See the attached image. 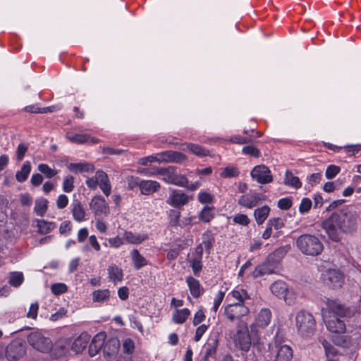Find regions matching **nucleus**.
<instances>
[{
    "instance_id": "nucleus-52",
    "label": "nucleus",
    "mask_w": 361,
    "mask_h": 361,
    "mask_svg": "<svg viewBox=\"0 0 361 361\" xmlns=\"http://www.w3.org/2000/svg\"><path fill=\"white\" fill-rule=\"evenodd\" d=\"M180 213L176 210L171 209L169 212V224L171 226H176L179 224Z\"/></svg>"
},
{
    "instance_id": "nucleus-44",
    "label": "nucleus",
    "mask_w": 361,
    "mask_h": 361,
    "mask_svg": "<svg viewBox=\"0 0 361 361\" xmlns=\"http://www.w3.org/2000/svg\"><path fill=\"white\" fill-rule=\"evenodd\" d=\"M199 219L203 222H209L214 216L212 207L205 206L199 214Z\"/></svg>"
},
{
    "instance_id": "nucleus-8",
    "label": "nucleus",
    "mask_w": 361,
    "mask_h": 361,
    "mask_svg": "<svg viewBox=\"0 0 361 361\" xmlns=\"http://www.w3.org/2000/svg\"><path fill=\"white\" fill-rule=\"evenodd\" d=\"M27 341L36 350L46 353L51 348V341L40 331H32L27 336Z\"/></svg>"
},
{
    "instance_id": "nucleus-18",
    "label": "nucleus",
    "mask_w": 361,
    "mask_h": 361,
    "mask_svg": "<svg viewBox=\"0 0 361 361\" xmlns=\"http://www.w3.org/2000/svg\"><path fill=\"white\" fill-rule=\"evenodd\" d=\"M90 207L96 216H106L109 213V206L105 199L101 195L94 196L92 199Z\"/></svg>"
},
{
    "instance_id": "nucleus-2",
    "label": "nucleus",
    "mask_w": 361,
    "mask_h": 361,
    "mask_svg": "<svg viewBox=\"0 0 361 361\" xmlns=\"http://www.w3.org/2000/svg\"><path fill=\"white\" fill-rule=\"evenodd\" d=\"M296 246L302 254L310 256H317L324 250L321 240L311 234H303L299 236L296 240Z\"/></svg>"
},
{
    "instance_id": "nucleus-45",
    "label": "nucleus",
    "mask_w": 361,
    "mask_h": 361,
    "mask_svg": "<svg viewBox=\"0 0 361 361\" xmlns=\"http://www.w3.org/2000/svg\"><path fill=\"white\" fill-rule=\"evenodd\" d=\"M187 160V157L177 151L169 150V163L181 164Z\"/></svg>"
},
{
    "instance_id": "nucleus-39",
    "label": "nucleus",
    "mask_w": 361,
    "mask_h": 361,
    "mask_svg": "<svg viewBox=\"0 0 361 361\" xmlns=\"http://www.w3.org/2000/svg\"><path fill=\"white\" fill-rule=\"evenodd\" d=\"M110 291L108 289H99L92 293L93 302L104 303L109 300Z\"/></svg>"
},
{
    "instance_id": "nucleus-26",
    "label": "nucleus",
    "mask_w": 361,
    "mask_h": 361,
    "mask_svg": "<svg viewBox=\"0 0 361 361\" xmlns=\"http://www.w3.org/2000/svg\"><path fill=\"white\" fill-rule=\"evenodd\" d=\"M123 238L128 243L140 244L148 238V235L145 233L125 231L123 234Z\"/></svg>"
},
{
    "instance_id": "nucleus-51",
    "label": "nucleus",
    "mask_w": 361,
    "mask_h": 361,
    "mask_svg": "<svg viewBox=\"0 0 361 361\" xmlns=\"http://www.w3.org/2000/svg\"><path fill=\"white\" fill-rule=\"evenodd\" d=\"M267 225L269 226L271 228H274L276 230H279L284 226V223L281 218H271L268 220Z\"/></svg>"
},
{
    "instance_id": "nucleus-9",
    "label": "nucleus",
    "mask_w": 361,
    "mask_h": 361,
    "mask_svg": "<svg viewBox=\"0 0 361 361\" xmlns=\"http://www.w3.org/2000/svg\"><path fill=\"white\" fill-rule=\"evenodd\" d=\"M334 215L342 233H349L355 228L357 219L354 214L341 211Z\"/></svg>"
},
{
    "instance_id": "nucleus-34",
    "label": "nucleus",
    "mask_w": 361,
    "mask_h": 361,
    "mask_svg": "<svg viewBox=\"0 0 361 361\" xmlns=\"http://www.w3.org/2000/svg\"><path fill=\"white\" fill-rule=\"evenodd\" d=\"M247 298V293L243 288H237L227 295V301L236 300L234 304H243L244 300Z\"/></svg>"
},
{
    "instance_id": "nucleus-32",
    "label": "nucleus",
    "mask_w": 361,
    "mask_h": 361,
    "mask_svg": "<svg viewBox=\"0 0 361 361\" xmlns=\"http://www.w3.org/2000/svg\"><path fill=\"white\" fill-rule=\"evenodd\" d=\"M131 260L134 268L139 270L147 264V260L140 253L138 250L133 249L130 252Z\"/></svg>"
},
{
    "instance_id": "nucleus-28",
    "label": "nucleus",
    "mask_w": 361,
    "mask_h": 361,
    "mask_svg": "<svg viewBox=\"0 0 361 361\" xmlns=\"http://www.w3.org/2000/svg\"><path fill=\"white\" fill-rule=\"evenodd\" d=\"M186 283L191 295L194 298H199L203 293L204 288L202 287L197 279L192 276H188L186 278Z\"/></svg>"
},
{
    "instance_id": "nucleus-14",
    "label": "nucleus",
    "mask_w": 361,
    "mask_h": 361,
    "mask_svg": "<svg viewBox=\"0 0 361 361\" xmlns=\"http://www.w3.org/2000/svg\"><path fill=\"white\" fill-rule=\"evenodd\" d=\"M25 353V345L20 341H11L6 349V356L9 360H16Z\"/></svg>"
},
{
    "instance_id": "nucleus-58",
    "label": "nucleus",
    "mask_w": 361,
    "mask_h": 361,
    "mask_svg": "<svg viewBox=\"0 0 361 361\" xmlns=\"http://www.w3.org/2000/svg\"><path fill=\"white\" fill-rule=\"evenodd\" d=\"M233 221L235 224H238L242 226H247L250 223V219L247 216L243 214L235 215Z\"/></svg>"
},
{
    "instance_id": "nucleus-22",
    "label": "nucleus",
    "mask_w": 361,
    "mask_h": 361,
    "mask_svg": "<svg viewBox=\"0 0 361 361\" xmlns=\"http://www.w3.org/2000/svg\"><path fill=\"white\" fill-rule=\"evenodd\" d=\"M71 341L69 338H61L55 344L54 352L56 356L61 357L66 356L71 349Z\"/></svg>"
},
{
    "instance_id": "nucleus-7",
    "label": "nucleus",
    "mask_w": 361,
    "mask_h": 361,
    "mask_svg": "<svg viewBox=\"0 0 361 361\" xmlns=\"http://www.w3.org/2000/svg\"><path fill=\"white\" fill-rule=\"evenodd\" d=\"M327 308L329 313H332L336 317H353L359 314L357 307H345L336 300H329Z\"/></svg>"
},
{
    "instance_id": "nucleus-60",
    "label": "nucleus",
    "mask_w": 361,
    "mask_h": 361,
    "mask_svg": "<svg viewBox=\"0 0 361 361\" xmlns=\"http://www.w3.org/2000/svg\"><path fill=\"white\" fill-rule=\"evenodd\" d=\"M67 290V286L64 283H55L51 286V291L55 295H59Z\"/></svg>"
},
{
    "instance_id": "nucleus-37",
    "label": "nucleus",
    "mask_w": 361,
    "mask_h": 361,
    "mask_svg": "<svg viewBox=\"0 0 361 361\" xmlns=\"http://www.w3.org/2000/svg\"><path fill=\"white\" fill-rule=\"evenodd\" d=\"M322 344L325 350L326 361H339L337 358V350L334 345L327 341H323Z\"/></svg>"
},
{
    "instance_id": "nucleus-48",
    "label": "nucleus",
    "mask_w": 361,
    "mask_h": 361,
    "mask_svg": "<svg viewBox=\"0 0 361 361\" xmlns=\"http://www.w3.org/2000/svg\"><path fill=\"white\" fill-rule=\"evenodd\" d=\"M23 281V274L21 272H13L9 277V283L14 286H19Z\"/></svg>"
},
{
    "instance_id": "nucleus-46",
    "label": "nucleus",
    "mask_w": 361,
    "mask_h": 361,
    "mask_svg": "<svg viewBox=\"0 0 361 361\" xmlns=\"http://www.w3.org/2000/svg\"><path fill=\"white\" fill-rule=\"evenodd\" d=\"M37 226L39 232L41 233H47L55 227L53 223L47 222L43 219L37 221Z\"/></svg>"
},
{
    "instance_id": "nucleus-15",
    "label": "nucleus",
    "mask_w": 361,
    "mask_h": 361,
    "mask_svg": "<svg viewBox=\"0 0 361 361\" xmlns=\"http://www.w3.org/2000/svg\"><path fill=\"white\" fill-rule=\"evenodd\" d=\"M324 282L333 288H340L343 283V275L337 269H329L323 274Z\"/></svg>"
},
{
    "instance_id": "nucleus-6",
    "label": "nucleus",
    "mask_w": 361,
    "mask_h": 361,
    "mask_svg": "<svg viewBox=\"0 0 361 361\" xmlns=\"http://www.w3.org/2000/svg\"><path fill=\"white\" fill-rule=\"evenodd\" d=\"M271 293L280 299H283L286 304L290 305L294 303L295 296L292 290L283 281H277L270 286Z\"/></svg>"
},
{
    "instance_id": "nucleus-61",
    "label": "nucleus",
    "mask_w": 361,
    "mask_h": 361,
    "mask_svg": "<svg viewBox=\"0 0 361 361\" xmlns=\"http://www.w3.org/2000/svg\"><path fill=\"white\" fill-rule=\"evenodd\" d=\"M191 267L195 275L198 276L202 265L200 258H195L191 262Z\"/></svg>"
},
{
    "instance_id": "nucleus-49",
    "label": "nucleus",
    "mask_w": 361,
    "mask_h": 361,
    "mask_svg": "<svg viewBox=\"0 0 361 361\" xmlns=\"http://www.w3.org/2000/svg\"><path fill=\"white\" fill-rule=\"evenodd\" d=\"M74 188V178L68 175L65 177L63 182V190L66 192H71Z\"/></svg>"
},
{
    "instance_id": "nucleus-21",
    "label": "nucleus",
    "mask_w": 361,
    "mask_h": 361,
    "mask_svg": "<svg viewBox=\"0 0 361 361\" xmlns=\"http://www.w3.org/2000/svg\"><path fill=\"white\" fill-rule=\"evenodd\" d=\"M105 337V334L103 332L99 333L93 337L89 345V353L90 356L93 357L96 355L102 348L104 347Z\"/></svg>"
},
{
    "instance_id": "nucleus-25",
    "label": "nucleus",
    "mask_w": 361,
    "mask_h": 361,
    "mask_svg": "<svg viewBox=\"0 0 361 361\" xmlns=\"http://www.w3.org/2000/svg\"><path fill=\"white\" fill-rule=\"evenodd\" d=\"M276 355L274 361H290L293 357V350L288 345L276 346Z\"/></svg>"
},
{
    "instance_id": "nucleus-31",
    "label": "nucleus",
    "mask_w": 361,
    "mask_h": 361,
    "mask_svg": "<svg viewBox=\"0 0 361 361\" xmlns=\"http://www.w3.org/2000/svg\"><path fill=\"white\" fill-rule=\"evenodd\" d=\"M271 319V312L269 309H262L258 313L257 317L256 319L255 324L256 326L264 328L269 325Z\"/></svg>"
},
{
    "instance_id": "nucleus-41",
    "label": "nucleus",
    "mask_w": 361,
    "mask_h": 361,
    "mask_svg": "<svg viewBox=\"0 0 361 361\" xmlns=\"http://www.w3.org/2000/svg\"><path fill=\"white\" fill-rule=\"evenodd\" d=\"M66 138L71 142L75 144H83L89 142L90 135L87 134H73L68 133Z\"/></svg>"
},
{
    "instance_id": "nucleus-64",
    "label": "nucleus",
    "mask_w": 361,
    "mask_h": 361,
    "mask_svg": "<svg viewBox=\"0 0 361 361\" xmlns=\"http://www.w3.org/2000/svg\"><path fill=\"white\" fill-rule=\"evenodd\" d=\"M68 203V198L66 195H60L56 200V206L59 209L65 208Z\"/></svg>"
},
{
    "instance_id": "nucleus-42",
    "label": "nucleus",
    "mask_w": 361,
    "mask_h": 361,
    "mask_svg": "<svg viewBox=\"0 0 361 361\" xmlns=\"http://www.w3.org/2000/svg\"><path fill=\"white\" fill-rule=\"evenodd\" d=\"M284 183L286 185L293 187L296 189L302 186V183L299 178L293 176L291 172L287 171L285 175Z\"/></svg>"
},
{
    "instance_id": "nucleus-24",
    "label": "nucleus",
    "mask_w": 361,
    "mask_h": 361,
    "mask_svg": "<svg viewBox=\"0 0 361 361\" xmlns=\"http://www.w3.org/2000/svg\"><path fill=\"white\" fill-rule=\"evenodd\" d=\"M161 188L159 182L152 180H142L140 190L144 195H149L157 192Z\"/></svg>"
},
{
    "instance_id": "nucleus-23",
    "label": "nucleus",
    "mask_w": 361,
    "mask_h": 361,
    "mask_svg": "<svg viewBox=\"0 0 361 361\" xmlns=\"http://www.w3.org/2000/svg\"><path fill=\"white\" fill-rule=\"evenodd\" d=\"M71 208L75 221L82 222L87 219V213L79 201L74 200L71 204Z\"/></svg>"
},
{
    "instance_id": "nucleus-4",
    "label": "nucleus",
    "mask_w": 361,
    "mask_h": 361,
    "mask_svg": "<svg viewBox=\"0 0 361 361\" xmlns=\"http://www.w3.org/2000/svg\"><path fill=\"white\" fill-rule=\"evenodd\" d=\"M235 347L240 350L247 352L252 345L248 327L243 322H239L237 324L236 331L231 334Z\"/></svg>"
},
{
    "instance_id": "nucleus-59",
    "label": "nucleus",
    "mask_w": 361,
    "mask_h": 361,
    "mask_svg": "<svg viewBox=\"0 0 361 361\" xmlns=\"http://www.w3.org/2000/svg\"><path fill=\"white\" fill-rule=\"evenodd\" d=\"M124 239L119 236L111 238L108 239L109 245L113 248H118L124 243Z\"/></svg>"
},
{
    "instance_id": "nucleus-47",
    "label": "nucleus",
    "mask_w": 361,
    "mask_h": 361,
    "mask_svg": "<svg viewBox=\"0 0 361 361\" xmlns=\"http://www.w3.org/2000/svg\"><path fill=\"white\" fill-rule=\"evenodd\" d=\"M38 170L40 173H43L47 178H51L58 173L57 170L51 169L45 164H39L38 165Z\"/></svg>"
},
{
    "instance_id": "nucleus-53",
    "label": "nucleus",
    "mask_w": 361,
    "mask_h": 361,
    "mask_svg": "<svg viewBox=\"0 0 361 361\" xmlns=\"http://www.w3.org/2000/svg\"><path fill=\"white\" fill-rule=\"evenodd\" d=\"M312 204V203L310 199L307 197L302 198L299 207L300 212L302 214L308 212L311 209Z\"/></svg>"
},
{
    "instance_id": "nucleus-19",
    "label": "nucleus",
    "mask_w": 361,
    "mask_h": 361,
    "mask_svg": "<svg viewBox=\"0 0 361 361\" xmlns=\"http://www.w3.org/2000/svg\"><path fill=\"white\" fill-rule=\"evenodd\" d=\"M248 312V308L243 305V304H227V319L237 320L238 323L240 322L239 318L247 314Z\"/></svg>"
},
{
    "instance_id": "nucleus-63",
    "label": "nucleus",
    "mask_w": 361,
    "mask_h": 361,
    "mask_svg": "<svg viewBox=\"0 0 361 361\" xmlns=\"http://www.w3.org/2000/svg\"><path fill=\"white\" fill-rule=\"evenodd\" d=\"M155 159L159 163H169V150L156 154Z\"/></svg>"
},
{
    "instance_id": "nucleus-17",
    "label": "nucleus",
    "mask_w": 361,
    "mask_h": 361,
    "mask_svg": "<svg viewBox=\"0 0 361 361\" xmlns=\"http://www.w3.org/2000/svg\"><path fill=\"white\" fill-rule=\"evenodd\" d=\"M265 196L257 192L247 193L240 197L238 203L245 208L252 209L257 206L259 203L264 200Z\"/></svg>"
},
{
    "instance_id": "nucleus-56",
    "label": "nucleus",
    "mask_w": 361,
    "mask_h": 361,
    "mask_svg": "<svg viewBox=\"0 0 361 361\" xmlns=\"http://www.w3.org/2000/svg\"><path fill=\"white\" fill-rule=\"evenodd\" d=\"M197 199L201 203H210L213 200V196L207 192L200 191L198 193Z\"/></svg>"
},
{
    "instance_id": "nucleus-20",
    "label": "nucleus",
    "mask_w": 361,
    "mask_h": 361,
    "mask_svg": "<svg viewBox=\"0 0 361 361\" xmlns=\"http://www.w3.org/2000/svg\"><path fill=\"white\" fill-rule=\"evenodd\" d=\"M325 324L327 329L333 333L342 334L346 329L345 323L336 317H333L325 320Z\"/></svg>"
},
{
    "instance_id": "nucleus-36",
    "label": "nucleus",
    "mask_w": 361,
    "mask_h": 361,
    "mask_svg": "<svg viewBox=\"0 0 361 361\" xmlns=\"http://www.w3.org/2000/svg\"><path fill=\"white\" fill-rule=\"evenodd\" d=\"M31 171V164L29 161L23 163L20 171L16 173V178L18 182L23 183L25 181Z\"/></svg>"
},
{
    "instance_id": "nucleus-57",
    "label": "nucleus",
    "mask_w": 361,
    "mask_h": 361,
    "mask_svg": "<svg viewBox=\"0 0 361 361\" xmlns=\"http://www.w3.org/2000/svg\"><path fill=\"white\" fill-rule=\"evenodd\" d=\"M292 204L290 197H284L278 201L277 206L281 209L287 210L291 207Z\"/></svg>"
},
{
    "instance_id": "nucleus-11",
    "label": "nucleus",
    "mask_w": 361,
    "mask_h": 361,
    "mask_svg": "<svg viewBox=\"0 0 361 361\" xmlns=\"http://www.w3.org/2000/svg\"><path fill=\"white\" fill-rule=\"evenodd\" d=\"M345 332L348 335L341 336L337 341H335L336 345L348 348L354 343L357 342L361 338V327L355 325V326H348Z\"/></svg>"
},
{
    "instance_id": "nucleus-62",
    "label": "nucleus",
    "mask_w": 361,
    "mask_h": 361,
    "mask_svg": "<svg viewBox=\"0 0 361 361\" xmlns=\"http://www.w3.org/2000/svg\"><path fill=\"white\" fill-rule=\"evenodd\" d=\"M322 175L321 173H314L307 177V180L311 185H314L319 183L322 179Z\"/></svg>"
},
{
    "instance_id": "nucleus-5",
    "label": "nucleus",
    "mask_w": 361,
    "mask_h": 361,
    "mask_svg": "<svg viewBox=\"0 0 361 361\" xmlns=\"http://www.w3.org/2000/svg\"><path fill=\"white\" fill-rule=\"evenodd\" d=\"M86 185L92 190L98 186L106 196H109L111 192V185L108 175L102 170H98L94 176L87 178L85 180Z\"/></svg>"
},
{
    "instance_id": "nucleus-12",
    "label": "nucleus",
    "mask_w": 361,
    "mask_h": 361,
    "mask_svg": "<svg viewBox=\"0 0 361 361\" xmlns=\"http://www.w3.org/2000/svg\"><path fill=\"white\" fill-rule=\"evenodd\" d=\"M337 224L334 214L322 222V228L325 230L329 238L335 242L340 240L341 233H342L340 228H338V225L337 226Z\"/></svg>"
},
{
    "instance_id": "nucleus-29",
    "label": "nucleus",
    "mask_w": 361,
    "mask_h": 361,
    "mask_svg": "<svg viewBox=\"0 0 361 361\" xmlns=\"http://www.w3.org/2000/svg\"><path fill=\"white\" fill-rule=\"evenodd\" d=\"M180 149L194 154L198 157H205L209 154V152L207 149L193 143H184L181 145Z\"/></svg>"
},
{
    "instance_id": "nucleus-55",
    "label": "nucleus",
    "mask_w": 361,
    "mask_h": 361,
    "mask_svg": "<svg viewBox=\"0 0 361 361\" xmlns=\"http://www.w3.org/2000/svg\"><path fill=\"white\" fill-rule=\"evenodd\" d=\"M243 153L253 157H259L260 155L259 150L252 145L245 146L243 148Z\"/></svg>"
},
{
    "instance_id": "nucleus-33",
    "label": "nucleus",
    "mask_w": 361,
    "mask_h": 361,
    "mask_svg": "<svg viewBox=\"0 0 361 361\" xmlns=\"http://www.w3.org/2000/svg\"><path fill=\"white\" fill-rule=\"evenodd\" d=\"M109 279L114 283L116 284L118 282H121L123 278V270L118 266L113 264L107 269Z\"/></svg>"
},
{
    "instance_id": "nucleus-54",
    "label": "nucleus",
    "mask_w": 361,
    "mask_h": 361,
    "mask_svg": "<svg viewBox=\"0 0 361 361\" xmlns=\"http://www.w3.org/2000/svg\"><path fill=\"white\" fill-rule=\"evenodd\" d=\"M126 181L128 188L133 190L136 187H139V188H140L142 180L138 177L129 176L126 178Z\"/></svg>"
},
{
    "instance_id": "nucleus-10",
    "label": "nucleus",
    "mask_w": 361,
    "mask_h": 361,
    "mask_svg": "<svg viewBox=\"0 0 361 361\" xmlns=\"http://www.w3.org/2000/svg\"><path fill=\"white\" fill-rule=\"evenodd\" d=\"M284 253L283 248H279L276 250L271 255H270L267 260L262 264L257 266L252 272L254 278H258L267 274H271L274 272L275 266L271 264V261L274 259L275 257L281 258Z\"/></svg>"
},
{
    "instance_id": "nucleus-35",
    "label": "nucleus",
    "mask_w": 361,
    "mask_h": 361,
    "mask_svg": "<svg viewBox=\"0 0 361 361\" xmlns=\"http://www.w3.org/2000/svg\"><path fill=\"white\" fill-rule=\"evenodd\" d=\"M270 212V207L267 205L256 209L254 212V216L258 225L262 224L267 219Z\"/></svg>"
},
{
    "instance_id": "nucleus-3",
    "label": "nucleus",
    "mask_w": 361,
    "mask_h": 361,
    "mask_svg": "<svg viewBox=\"0 0 361 361\" xmlns=\"http://www.w3.org/2000/svg\"><path fill=\"white\" fill-rule=\"evenodd\" d=\"M295 326L300 336L311 337L315 332L316 321L310 312L300 310L295 316Z\"/></svg>"
},
{
    "instance_id": "nucleus-40",
    "label": "nucleus",
    "mask_w": 361,
    "mask_h": 361,
    "mask_svg": "<svg viewBox=\"0 0 361 361\" xmlns=\"http://www.w3.org/2000/svg\"><path fill=\"white\" fill-rule=\"evenodd\" d=\"M217 340L215 338H210L203 347L204 350V359L207 360L209 357L213 355L216 350Z\"/></svg>"
},
{
    "instance_id": "nucleus-27",
    "label": "nucleus",
    "mask_w": 361,
    "mask_h": 361,
    "mask_svg": "<svg viewBox=\"0 0 361 361\" xmlns=\"http://www.w3.org/2000/svg\"><path fill=\"white\" fill-rule=\"evenodd\" d=\"M90 335L87 333H82L73 343L71 344V350L75 353L82 352L87 346L90 341Z\"/></svg>"
},
{
    "instance_id": "nucleus-30",
    "label": "nucleus",
    "mask_w": 361,
    "mask_h": 361,
    "mask_svg": "<svg viewBox=\"0 0 361 361\" xmlns=\"http://www.w3.org/2000/svg\"><path fill=\"white\" fill-rule=\"evenodd\" d=\"M120 347V342L117 338H111L104 344L103 351L106 356L115 355Z\"/></svg>"
},
{
    "instance_id": "nucleus-50",
    "label": "nucleus",
    "mask_w": 361,
    "mask_h": 361,
    "mask_svg": "<svg viewBox=\"0 0 361 361\" xmlns=\"http://www.w3.org/2000/svg\"><path fill=\"white\" fill-rule=\"evenodd\" d=\"M341 171V169L339 166L336 165H329L326 171H325V176L328 179H332L334 178Z\"/></svg>"
},
{
    "instance_id": "nucleus-16",
    "label": "nucleus",
    "mask_w": 361,
    "mask_h": 361,
    "mask_svg": "<svg viewBox=\"0 0 361 361\" xmlns=\"http://www.w3.org/2000/svg\"><path fill=\"white\" fill-rule=\"evenodd\" d=\"M190 197L185 192L178 190H172L166 200V203L173 207H180L186 204Z\"/></svg>"
},
{
    "instance_id": "nucleus-13",
    "label": "nucleus",
    "mask_w": 361,
    "mask_h": 361,
    "mask_svg": "<svg viewBox=\"0 0 361 361\" xmlns=\"http://www.w3.org/2000/svg\"><path fill=\"white\" fill-rule=\"evenodd\" d=\"M250 175L253 180L261 184L269 183L273 180L271 171L264 165L255 166Z\"/></svg>"
},
{
    "instance_id": "nucleus-1",
    "label": "nucleus",
    "mask_w": 361,
    "mask_h": 361,
    "mask_svg": "<svg viewBox=\"0 0 361 361\" xmlns=\"http://www.w3.org/2000/svg\"><path fill=\"white\" fill-rule=\"evenodd\" d=\"M141 173L148 176H158L162 181L167 184L179 187H185L188 184V180L185 176L180 173L178 168L173 166L159 168L153 171L143 169Z\"/></svg>"
},
{
    "instance_id": "nucleus-43",
    "label": "nucleus",
    "mask_w": 361,
    "mask_h": 361,
    "mask_svg": "<svg viewBox=\"0 0 361 361\" xmlns=\"http://www.w3.org/2000/svg\"><path fill=\"white\" fill-rule=\"evenodd\" d=\"M47 204L48 201L46 199L37 200L34 207L35 213L38 216H44L47 209Z\"/></svg>"
},
{
    "instance_id": "nucleus-38",
    "label": "nucleus",
    "mask_w": 361,
    "mask_h": 361,
    "mask_svg": "<svg viewBox=\"0 0 361 361\" xmlns=\"http://www.w3.org/2000/svg\"><path fill=\"white\" fill-rule=\"evenodd\" d=\"M190 314V312L188 308L176 310L173 313L172 319L176 324H183Z\"/></svg>"
}]
</instances>
